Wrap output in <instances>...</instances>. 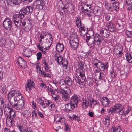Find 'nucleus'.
<instances>
[{
	"label": "nucleus",
	"mask_w": 132,
	"mask_h": 132,
	"mask_svg": "<svg viewBox=\"0 0 132 132\" xmlns=\"http://www.w3.org/2000/svg\"><path fill=\"white\" fill-rule=\"evenodd\" d=\"M9 102L12 106L17 110H20L25 108V103L22 95L18 91L12 90L8 94Z\"/></svg>",
	"instance_id": "f257e3e1"
},
{
	"label": "nucleus",
	"mask_w": 132,
	"mask_h": 132,
	"mask_svg": "<svg viewBox=\"0 0 132 132\" xmlns=\"http://www.w3.org/2000/svg\"><path fill=\"white\" fill-rule=\"evenodd\" d=\"M55 58L56 62L59 64H62L63 67L66 69L67 68L68 62L65 59L58 54H56L55 55Z\"/></svg>",
	"instance_id": "f03ea898"
},
{
	"label": "nucleus",
	"mask_w": 132,
	"mask_h": 132,
	"mask_svg": "<svg viewBox=\"0 0 132 132\" xmlns=\"http://www.w3.org/2000/svg\"><path fill=\"white\" fill-rule=\"evenodd\" d=\"M78 36L76 34L73 35L71 37L69 44L70 47L73 49H76L78 45Z\"/></svg>",
	"instance_id": "7ed1b4c3"
},
{
	"label": "nucleus",
	"mask_w": 132,
	"mask_h": 132,
	"mask_svg": "<svg viewBox=\"0 0 132 132\" xmlns=\"http://www.w3.org/2000/svg\"><path fill=\"white\" fill-rule=\"evenodd\" d=\"M68 90L70 91V89L65 87L63 88L62 86L61 87V90H60V93L62 94V99L65 101L69 100V97L68 95Z\"/></svg>",
	"instance_id": "20e7f679"
},
{
	"label": "nucleus",
	"mask_w": 132,
	"mask_h": 132,
	"mask_svg": "<svg viewBox=\"0 0 132 132\" xmlns=\"http://www.w3.org/2000/svg\"><path fill=\"white\" fill-rule=\"evenodd\" d=\"M33 7L31 6H28L26 7H24L20 11L19 13L23 15L24 17V15L31 13L33 11Z\"/></svg>",
	"instance_id": "39448f33"
},
{
	"label": "nucleus",
	"mask_w": 132,
	"mask_h": 132,
	"mask_svg": "<svg viewBox=\"0 0 132 132\" xmlns=\"http://www.w3.org/2000/svg\"><path fill=\"white\" fill-rule=\"evenodd\" d=\"M85 40L88 45L90 47H93L95 44V36L86 35Z\"/></svg>",
	"instance_id": "423d86ee"
},
{
	"label": "nucleus",
	"mask_w": 132,
	"mask_h": 132,
	"mask_svg": "<svg viewBox=\"0 0 132 132\" xmlns=\"http://www.w3.org/2000/svg\"><path fill=\"white\" fill-rule=\"evenodd\" d=\"M3 25L6 29L10 30L12 27V21L9 18H6L3 21Z\"/></svg>",
	"instance_id": "0eeeda50"
},
{
	"label": "nucleus",
	"mask_w": 132,
	"mask_h": 132,
	"mask_svg": "<svg viewBox=\"0 0 132 132\" xmlns=\"http://www.w3.org/2000/svg\"><path fill=\"white\" fill-rule=\"evenodd\" d=\"M79 101V98L77 95L74 94L71 98L70 100V102L73 105L74 107L77 108V104Z\"/></svg>",
	"instance_id": "6e6552de"
},
{
	"label": "nucleus",
	"mask_w": 132,
	"mask_h": 132,
	"mask_svg": "<svg viewBox=\"0 0 132 132\" xmlns=\"http://www.w3.org/2000/svg\"><path fill=\"white\" fill-rule=\"evenodd\" d=\"M79 72L80 77H79L80 79H79V77H78L77 78V79L78 80V81H77L76 79H75V80L79 84L80 82H84L85 81L86 78L84 74V72L83 70H80L79 71Z\"/></svg>",
	"instance_id": "1a4fd4ad"
},
{
	"label": "nucleus",
	"mask_w": 132,
	"mask_h": 132,
	"mask_svg": "<svg viewBox=\"0 0 132 132\" xmlns=\"http://www.w3.org/2000/svg\"><path fill=\"white\" fill-rule=\"evenodd\" d=\"M44 69L42 70V75L44 76L45 77L49 76V75L50 73V66L48 64L44 65Z\"/></svg>",
	"instance_id": "9d476101"
},
{
	"label": "nucleus",
	"mask_w": 132,
	"mask_h": 132,
	"mask_svg": "<svg viewBox=\"0 0 132 132\" xmlns=\"http://www.w3.org/2000/svg\"><path fill=\"white\" fill-rule=\"evenodd\" d=\"M131 108L130 107L128 106L127 110H125L124 106L122 109H120L117 112V114L121 116H125L127 114H128L129 112L131 111Z\"/></svg>",
	"instance_id": "9b49d317"
},
{
	"label": "nucleus",
	"mask_w": 132,
	"mask_h": 132,
	"mask_svg": "<svg viewBox=\"0 0 132 132\" xmlns=\"http://www.w3.org/2000/svg\"><path fill=\"white\" fill-rule=\"evenodd\" d=\"M95 44L98 45H100L101 43L104 42V40L103 38L99 34H96L95 37Z\"/></svg>",
	"instance_id": "f8f14e48"
},
{
	"label": "nucleus",
	"mask_w": 132,
	"mask_h": 132,
	"mask_svg": "<svg viewBox=\"0 0 132 132\" xmlns=\"http://www.w3.org/2000/svg\"><path fill=\"white\" fill-rule=\"evenodd\" d=\"M34 84L33 81L31 80H28L27 84L26 85V89L27 91H30L31 89L34 88Z\"/></svg>",
	"instance_id": "ddd939ff"
},
{
	"label": "nucleus",
	"mask_w": 132,
	"mask_h": 132,
	"mask_svg": "<svg viewBox=\"0 0 132 132\" xmlns=\"http://www.w3.org/2000/svg\"><path fill=\"white\" fill-rule=\"evenodd\" d=\"M90 98L88 97H85L83 98L82 101V105L84 109L87 108L89 106Z\"/></svg>",
	"instance_id": "4468645a"
},
{
	"label": "nucleus",
	"mask_w": 132,
	"mask_h": 132,
	"mask_svg": "<svg viewBox=\"0 0 132 132\" xmlns=\"http://www.w3.org/2000/svg\"><path fill=\"white\" fill-rule=\"evenodd\" d=\"M100 101L102 105L105 107L108 106L110 103L109 100L107 97L102 98L100 100Z\"/></svg>",
	"instance_id": "2eb2a0df"
},
{
	"label": "nucleus",
	"mask_w": 132,
	"mask_h": 132,
	"mask_svg": "<svg viewBox=\"0 0 132 132\" xmlns=\"http://www.w3.org/2000/svg\"><path fill=\"white\" fill-rule=\"evenodd\" d=\"M106 27L108 28L109 30L111 32H114L115 31V26L111 21L107 22Z\"/></svg>",
	"instance_id": "dca6fc26"
},
{
	"label": "nucleus",
	"mask_w": 132,
	"mask_h": 132,
	"mask_svg": "<svg viewBox=\"0 0 132 132\" xmlns=\"http://www.w3.org/2000/svg\"><path fill=\"white\" fill-rule=\"evenodd\" d=\"M76 23L77 27L79 28V30L83 28L84 26V24L81 23V19L79 17L76 18Z\"/></svg>",
	"instance_id": "f3484780"
},
{
	"label": "nucleus",
	"mask_w": 132,
	"mask_h": 132,
	"mask_svg": "<svg viewBox=\"0 0 132 132\" xmlns=\"http://www.w3.org/2000/svg\"><path fill=\"white\" fill-rule=\"evenodd\" d=\"M18 62L20 67H24L26 64V61L21 57H20L18 58Z\"/></svg>",
	"instance_id": "a211bd4d"
},
{
	"label": "nucleus",
	"mask_w": 132,
	"mask_h": 132,
	"mask_svg": "<svg viewBox=\"0 0 132 132\" xmlns=\"http://www.w3.org/2000/svg\"><path fill=\"white\" fill-rule=\"evenodd\" d=\"M100 33L104 37L107 38L109 36V31L106 29L102 28L100 31Z\"/></svg>",
	"instance_id": "6ab92c4d"
},
{
	"label": "nucleus",
	"mask_w": 132,
	"mask_h": 132,
	"mask_svg": "<svg viewBox=\"0 0 132 132\" xmlns=\"http://www.w3.org/2000/svg\"><path fill=\"white\" fill-rule=\"evenodd\" d=\"M23 18L24 16L19 13V14H15L13 16L12 20L22 21L21 19Z\"/></svg>",
	"instance_id": "aec40b11"
},
{
	"label": "nucleus",
	"mask_w": 132,
	"mask_h": 132,
	"mask_svg": "<svg viewBox=\"0 0 132 132\" xmlns=\"http://www.w3.org/2000/svg\"><path fill=\"white\" fill-rule=\"evenodd\" d=\"M34 3L36 4V7L40 10L42 9L44 5V2L40 1L39 0H36Z\"/></svg>",
	"instance_id": "412c9836"
},
{
	"label": "nucleus",
	"mask_w": 132,
	"mask_h": 132,
	"mask_svg": "<svg viewBox=\"0 0 132 132\" xmlns=\"http://www.w3.org/2000/svg\"><path fill=\"white\" fill-rule=\"evenodd\" d=\"M73 106L70 102V103H67L65 105V110L67 112H68L72 110L74 108H76Z\"/></svg>",
	"instance_id": "4be33fe9"
},
{
	"label": "nucleus",
	"mask_w": 132,
	"mask_h": 132,
	"mask_svg": "<svg viewBox=\"0 0 132 132\" xmlns=\"http://www.w3.org/2000/svg\"><path fill=\"white\" fill-rule=\"evenodd\" d=\"M32 51L29 48L26 49L23 52V55L27 57H30L32 55Z\"/></svg>",
	"instance_id": "5701e85b"
},
{
	"label": "nucleus",
	"mask_w": 132,
	"mask_h": 132,
	"mask_svg": "<svg viewBox=\"0 0 132 132\" xmlns=\"http://www.w3.org/2000/svg\"><path fill=\"white\" fill-rule=\"evenodd\" d=\"M64 48V46L62 44L58 43L56 45V50L59 52L63 51Z\"/></svg>",
	"instance_id": "b1692460"
},
{
	"label": "nucleus",
	"mask_w": 132,
	"mask_h": 132,
	"mask_svg": "<svg viewBox=\"0 0 132 132\" xmlns=\"http://www.w3.org/2000/svg\"><path fill=\"white\" fill-rule=\"evenodd\" d=\"M45 103L46 105V106H47L48 108H50L51 109L53 108L55 106V104L50 100H46L45 101Z\"/></svg>",
	"instance_id": "393cba45"
},
{
	"label": "nucleus",
	"mask_w": 132,
	"mask_h": 132,
	"mask_svg": "<svg viewBox=\"0 0 132 132\" xmlns=\"http://www.w3.org/2000/svg\"><path fill=\"white\" fill-rule=\"evenodd\" d=\"M14 122V119L10 117L9 116H7L6 119V124L7 125L10 127L12 126L13 123Z\"/></svg>",
	"instance_id": "a878e982"
},
{
	"label": "nucleus",
	"mask_w": 132,
	"mask_h": 132,
	"mask_svg": "<svg viewBox=\"0 0 132 132\" xmlns=\"http://www.w3.org/2000/svg\"><path fill=\"white\" fill-rule=\"evenodd\" d=\"M119 7V3L118 2H115L112 4V11L116 10V11L118 10Z\"/></svg>",
	"instance_id": "bb28decb"
},
{
	"label": "nucleus",
	"mask_w": 132,
	"mask_h": 132,
	"mask_svg": "<svg viewBox=\"0 0 132 132\" xmlns=\"http://www.w3.org/2000/svg\"><path fill=\"white\" fill-rule=\"evenodd\" d=\"M124 106L123 105L120 103L117 104L113 106L116 112H117V114L118 112L120 109H122Z\"/></svg>",
	"instance_id": "cd10ccee"
},
{
	"label": "nucleus",
	"mask_w": 132,
	"mask_h": 132,
	"mask_svg": "<svg viewBox=\"0 0 132 132\" xmlns=\"http://www.w3.org/2000/svg\"><path fill=\"white\" fill-rule=\"evenodd\" d=\"M114 54L117 57L120 58L122 56L123 53L121 48H119L115 51Z\"/></svg>",
	"instance_id": "c85d7f7f"
},
{
	"label": "nucleus",
	"mask_w": 132,
	"mask_h": 132,
	"mask_svg": "<svg viewBox=\"0 0 132 132\" xmlns=\"http://www.w3.org/2000/svg\"><path fill=\"white\" fill-rule=\"evenodd\" d=\"M22 115L23 117L26 118H28L31 116V113L30 111L28 110H25L22 112Z\"/></svg>",
	"instance_id": "c756f323"
},
{
	"label": "nucleus",
	"mask_w": 132,
	"mask_h": 132,
	"mask_svg": "<svg viewBox=\"0 0 132 132\" xmlns=\"http://www.w3.org/2000/svg\"><path fill=\"white\" fill-rule=\"evenodd\" d=\"M65 84L68 86H71L72 84V80L69 77H67L65 79Z\"/></svg>",
	"instance_id": "7c9ffc66"
},
{
	"label": "nucleus",
	"mask_w": 132,
	"mask_h": 132,
	"mask_svg": "<svg viewBox=\"0 0 132 132\" xmlns=\"http://www.w3.org/2000/svg\"><path fill=\"white\" fill-rule=\"evenodd\" d=\"M0 88L2 93L4 95L6 94L7 89H6L5 85L4 84H2L1 85Z\"/></svg>",
	"instance_id": "2f4dec72"
},
{
	"label": "nucleus",
	"mask_w": 132,
	"mask_h": 132,
	"mask_svg": "<svg viewBox=\"0 0 132 132\" xmlns=\"http://www.w3.org/2000/svg\"><path fill=\"white\" fill-rule=\"evenodd\" d=\"M12 109L8 106H5L4 108V111L5 114L7 116Z\"/></svg>",
	"instance_id": "473e14b6"
},
{
	"label": "nucleus",
	"mask_w": 132,
	"mask_h": 132,
	"mask_svg": "<svg viewBox=\"0 0 132 132\" xmlns=\"http://www.w3.org/2000/svg\"><path fill=\"white\" fill-rule=\"evenodd\" d=\"M127 60L129 63L132 62V57L131 54L129 53H127L125 54Z\"/></svg>",
	"instance_id": "72a5a7b5"
},
{
	"label": "nucleus",
	"mask_w": 132,
	"mask_h": 132,
	"mask_svg": "<svg viewBox=\"0 0 132 132\" xmlns=\"http://www.w3.org/2000/svg\"><path fill=\"white\" fill-rule=\"evenodd\" d=\"M52 96L54 100L56 101V103L57 102L60 101V97L59 96L53 93L52 94Z\"/></svg>",
	"instance_id": "f704fd0d"
},
{
	"label": "nucleus",
	"mask_w": 132,
	"mask_h": 132,
	"mask_svg": "<svg viewBox=\"0 0 132 132\" xmlns=\"http://www.w3.org/2000/svg\"><path fill=\"white\" fill-rule=\"evenodd\" d=\"M17 128L19 129L20 132H26L27 131L24 127L22 125L20 124L17 125Z\"/></svg>",
	"instance_id": "c9c22d12"
},
{
	"label": "nucleus",
	"mask_w": 132,
	"mask_h": 132,
	"mask_svg": "<svg viewBox=\"0 0 132 132\" xmlns=\"http://www.w3.org/2000/svg\"><path fill=\"white\" fill-rule=\"evenodd\" d=\"M9 116L10 117L14 119L15 118V113L13 110L11 111L7 116Z\"/></svg>",
	"instance_id": "e433bc0d"
},
{
	"label": "nucleus",
	"mask_w": 132,
	"mask_h": 132,
	"mask_svg": "<svg viewBox=\"0 0 132 132\" xmlns=\"http://www.w3.org/2000/svg\"><path fill=\"white\" fill-rule=\"evenodd\" d=\"M105 121L104 125L106 127H108L110 124V121L109 117H107L105 119Z\"/></svg>",
	"instance_id": "4c0bfd02"
},
{
	"label": "nucleus",
	"mask_w": 132,
	"mask_h": 132,
	"mask_svg": "<svg viewBox=\"0 0 132 132\" xmlns=\"http://www.w3.org/2000/svg\"><path fill=\"white\" fill-rule=\"evenodd\" d=\"M105 6L107 9L108 10H111V8H112V6L110 4L107 2L106 1L105 2Z\"/></svg>",
	"instance_id": "58836bf2"
},
{
	"label": "nucleus",
	"mask_w": 132,
	"mask_h": 132,
	"mask_svg": "<svg viewBox=\"0 0 132 132\" xmlns=\"http://www.w3.org/2000/svg\"><path fill=\"white\" fill-rule=\"evenodd\" d=\"M48 36L49 38V40L48 42H47V43H48L49 42L50 44L48 46L49 48V47L52 44V35L50 33H48Z\"/></svg>",
	"instance_id": "ea45409f"
},
{
	"label": "nucleus",
	"mask_w": 132,
	"mask_h": 132,
	"mask_svg": "<svg viewBox=\"0 0 132 132\" xmlns=\"http://www.w3.org/2000/svg\"><path fill=\"white\" fill-rule=\"evenodd\" d=\"M12 21L16 27H19L20 26L22 21H15V20H12Z\"/></svg>",
	"instance_id": "a19ab883"
},
{
	"label": "nucleus",
	"mask_w": 132,
	"mask_h": 132,
	"mask_svg": "<svg viewBox=\"0 0 132 132\" xmlns=\"http://www.w3.org/2000/svg\"><path fill=\"white\" fill-rule=\"evenodd\" d=\"M105 74L104 72H100L99 79L101 80H102L104 79L105 77Z\"/></svg>",
	"instance_id": "79ce46f5"
},
{
	"label": "nucleus",
	"mask_w": 132,
	"mask_h": 132,
	"mask_svg": "<svg viewBox=\"0 0 132 132\" xmlns=\"http://www.w3.org/2000/svg\"><path fill=\"white\" fill-rule=\"evenodd\" d=\"M60 117L57 115H55L54 116V121L56 123L59 124Z\"/></svg>",
	"instance_id": "37998d69"
},
{
	"label": "nucleus",
	"mask_w": 132,
	"mask_h": 132,
	"mask_svg": "<svg viewBox=\"0 0 132 132\" xmlns=\"http://www.w3.org/2000/svg\"><path fill=\"white\" fill-rule=\"evenodd\" d=\"M97 68L101 71H103L105 69L104 64L101 63L99 65V66L97 67Z\"/></svg>",
	"instance_id": "c03bdc74"
},
{
	"label": "nucleus",
	"mask_w": 132,
	"mask_h": 132,
	"mask_svg": "<svg viewBox=\"0 0 132 132\" xmlns=\"http://www.w3.org/2000/svg\"><path fill=\"white\" fill-rule=\"evenodd\" d=\"M60 84L61 85L60 86V89H61V87L62 86L63 88H64L65 86V79L61 80L60 81Z\"/></svg>",
	"instance_id": "a18cd8bd"
},
{
	"label": "nucleus",
	"mask_w": 132,
	"mask_h": 132,
	"mask_svg": "<svg viewBox=\"0 0 132 132\" xmlns=\"http://www.w3.org/2000/svg\"><path fill=\"white\" fill-rule=\"evenodd\" d=\"M90 102H91V103H92L94 106L99 104V102L93 99H90Z\"/></svg>",
	"instance_id": "49530a36"
},
{
	"label": "nucleus",
	"mask_w": 132,
	"mask_h": 132,
	"mask_svg": "<svg viewBox=\"0 0 132 132\" xmlns=\"http://www.w3.org/2000/svg\"><path fill=\"white\" fill-rule=\"evenodd\" d=\"M37 48L39 49V50H40L41 51H42L43 53V54H45V53H46V52L43 50V47H42L41 46V45L40 44H38L37 45Z\"/></svg>",
	"instance_id": "de8ad7c7"
},
{
	"label": "nucleus",
	"mask_w": 132,
	"mask_h": 132,
	"mask_svg": "<svg viewBox=\"0 0 132 132\" xmlns=\"http://www.w3.org/2000/svg\"><path fill=\"white\" fill-rule=\"evenodd\" d=\"M108 112L111 113H116L117 114V112H116L113 106V107L109 109Z\"/></svg>",
	"instance_id": "09e8293b"
},
{
	"label": "nucleus",
	"mask_w": 132,
	"mask_h": 132,
	"mask_svg": "<svg viewBox=\"0 0 132 132\" xmlns=\"http://www.w3.org/2000/svg\"><path fill=\"white\" fill-rule=\"evenodd\" d=\"M32 115L33 118L36 119L38 118L37 112H36L35 110L32 112Z\"/></svg>",
	"instance_id": "8fccbe9b"
},
{
	"label": "nucleus",
	"mask_w": 132,
	"mask_h": 132,
	"mask_svg": "<svg viewBox=\"0 0 132 132\" xmlns=\"http://www.w3.org/2000/svg\"><path fill=\"white\" fill-rule=\"evenodd\" d=\"M4 101L3 98H0V108H2L4 107Z\"/></svg>",
	"instance_id": "3c124183"
},
{
	"label": "nucleus",
	"mask_w": 132,
	"mask_h": 132,
	"mask_svg": "<svg viewBox=\"0 0 132 132\" xmlns=\"http://www.w3.org/2000/svg\"><path fill=\"white\" fill-rule=\"evenodd\" d=\"M12 3L15 5H18L21 3V0H12Z\"/></svg>",
	"instance_id": "603ef678"
},
{
	"label": "nucleus",
	"mask_w": 132,
	"mask_h": 132,
	"mask_svg": "<svg viewBox=\"0 0 132 132\" xmlns=\"http://www.w3.org/2000/svg\"><path fill=\"white\" fill-rule=\"evenodd\" d=\"M110 75L112 78H114L115 77V73L114 72V69L113 68H111L110 71Z\"/></svg>",
	"instance_id": "864d4df0"
},
{
	"label": "nucleus",
	"mask_w": 132,
	"mask_h": 132,
	"mask_svg": "<svg viewBox=\"0 0 132 132\" xmlns=\"http://www.w3.org/2000/svg\"><path fill=\"white\" fill-rule=\"evenodd\" d=\"M126 34L128 37H130L132 38V31L127 30V31H126Z\"/></svg>",
	"instance_id": "5fc2aeb1"
},
{
	"label": "nucleus",
	"mask_w": 132,
	"mask_h": 132,
	"mask_svg": "<svg viewBox=\"0 0 132 132\" xmlns=\"http://www.w3.org/2000/svg\"><path fill=\"white\" fill-rule=\"evenodd\" d=\"M31 103L33 108L34 110H36V102L33 101Z\"/></svg>",
	"instance_id": "6e6d98bb"
},
{
	"label": "nucleus",
	"mask_w": 132,
	"mask_h": 132,
	"mask_svg": "<svg viewBox=\"0 0 132 132\" xmlns=\"http://www.w3.org/2000/svg\"><path fill=\"white\" fill-rule=\"evenodd\" d=\"M36 69L37 70H39L40 71H41V72H42V71L41 70V68L40 67V63H37L36 64Z\"/></svg>",
	"instance_id": "4d7b16f0"
},
{
	"label": "nucleus",
	"mask_w": 132,
	"mask_h": 132,
	"mask_svg": "<svg viewBox=\"0 0 132 132\" xmlns=\"http://www.w3.org/2000/svg\"><path fill=\"white\" fill-rule=\"evenodd\" d=\"M37 60H39L41 58L42 54L41 53L39 52L37 53Z\"/></svg>",
	"instance_id": "13d9d810"
},
{
	"label": "nucleus",
	"mask_w": 132,
	"mask_h": 132,
	"mask_svg": "<svg viewBox=\"0 0 132 132\" xmlns=\"http://www.w3.org/2000/svg\"><path fill=\"white\" fill-rule=\"evenodd\" d=\"M64 128L65 131L70 130V127L68 125L65 124L64 125Z\"/></svg>",
	"instance_id": "bf43d9fd"
},
{
	"label": "nucleus",
	"mask_w": 132,
	"mask_h": 132,
	"mask_svg": "<svg viewBox=\"0 0 132 132\" xmlns=\"http://www.w3.org/2000/svg\"><path fill=\"white\" fill-rule=\"evenodd\" d=\"M65 121V118L60 117L59 123L63 124V123H64Z\"/></svg>",
	"instance_id": "052dcab7"
},
{
	"label": "nucleus",
	"mask_w": 132,
	"mask_h": 132,
	"mask_svg": "<svg viewBox=\"0 0 132 132\" xmlns=\"http://www.w3.org/2000/svg\"><path fill=\"white\" fill-rule=\"evenodd\" d=\"M37 113H38V115L42 118H44V116L43 115L42 113L41 112L38 110H37Z\"/></svg>",
	"instance_id": "680f3d73"
},
{
	"label": "nucleus",
	"mask_w": 132,
	"mask_h": 132,
	"mask_svg": "<svg viewBox=\"0 0 132 132\" xmlns=\"http://www.w3.org/2000/svg\"><path fill=\"white\" fill-rule=\"evenodd\" d=\"M40 104L43 108H45L47 107L45 103V101H43L42 102H40Z\"/></svg>",
	"instance_id": "e2e57ef3"
},
{
	"label": "nucleus",
	"mask_w": 132,
	"mask_h": 132,
	"mask_svg": "<svg viewBox=\"0 0 132 132\" xmlns=\"http://www.w3.org/2000/svg\"><path fill=\"white\" fill-rule=\"evenodd\" d=\"M73 119L77 120L78 121H79L80 118L79 117L73 114Z\"/></svg>",
	"instance_id": "0e129e2a"
},
{
	"label": "nucleus",
	"mask_w": 132,
	"mask_h": 132,
	"mask_svg": "<svg viewBox=\"0 0 132 132\" xmlns=\"http://www.w3.org/2000/svg\"><path fill=\"white\" fill-rule=\"evenodd\" d=\"M89 6V5H87L86 4H85L84 5H82V7H81V10L82 11H84V9H86V7H88Z\"/></svg>",
	"instance_id": "69168bd1"
},
{
	"label": "nucleus",
	"mask_w": 132,
	"mask_h": 132,
	"mask_svg": "<svg viewBox=\"0 0 132 132\" xmlns=\"http://www.w3.org/2000/svg\"><path fill=\"white\" fill-rule=\"evenodd\" d=\"M116 28L118 30H121V28H122V25H120L119 23H118L116 25Z\"/></svg>",
	"instance_id": "338daca9"
},
{
	"label": "nucleus",
	"mask_w": 132,
	"mask_h": 132,
	"mask_svg": "<svg viewBox=\"0 0 132 132\" xmlns=\"http://www.w3.org/2000/svg\"><path fill=\"white\" fill-rule=\"evenodd\" d=\"M87 31H85V30L79 32L80 35L81 36H84L86 34Z\"/></svg>",
	"instance_id": "774afa93"
}]
</instances>
